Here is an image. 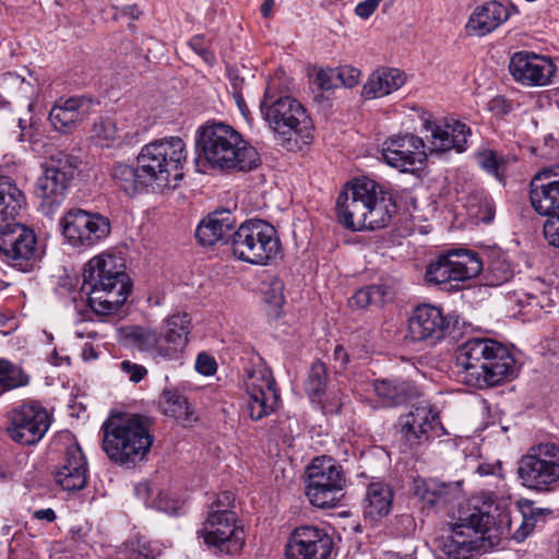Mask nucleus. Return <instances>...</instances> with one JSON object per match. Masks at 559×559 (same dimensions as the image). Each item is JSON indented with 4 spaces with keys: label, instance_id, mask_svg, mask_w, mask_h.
Instances as JSON below:
<instances>
[{
    "label": "nucleus",
    "instance_id": "49",
    "mask_svg": "<svg viewBox=\"0 0 559 559\" xmlns=\"http://www.w3.org/2000/svg\"><path fill=\"white\" fill-rule=\"evenodd\" d=\"M190 48L197 52L206 63L215 62V55L210 49L207 41L203 35H195L189 40Z\"/></svg>",
    "mask_w": 559,
    "mask_h": 559
},
{
    "label": "nucleus",
    "instance_id": "39",
    "mask_svg": "<svg viewBox=\"0 0 559 559\" xmlns=\"http://www.w3.org/2000/svg\"><path fill=\"white\" fill-rule=\"evenodd\" d=\"M143 175L141 167L134 168L122 163L115 165L111 170V178L115 183L130 197L143 189L151 188L150 181Z\"/></svg>",
    "mask_w": 559,
    "mask_h": 559
},
{
    "label": "nucleus",
    "instance_id": "26",
    "mask_svg": "<svg viewBox=\"0 0 559 559\" xmlns=\"http://www.w3.org/2000/svg\"><path fill=\"white\" fill-rule=\"evenodd\" d=\"M87 461L78 443H71L58 464L53 477L56 484L66 491L82 490L87 483Z\"/></svg>",
    "mask_w": 559,
    "mask_h": 559
},
{
    "label": "nucleus",
    "instance_id": "52",
    "mask_svg": "<svg viewBox=\"0 0 559 559\" xmlns=\"http://www.w3.org/2000/svg\"><path fill=\"white\" fill-rule=\"evenodd\" d=\"M544 236L549 245L559 248V215H551L546 219Z\"/></svg>",
    "mask_w": 559,
    "mask_h": 559
},
{
    "label": "nucleus",
    "instance_id": "20",
    "mask_svg": "<svg viewBox=\"0 0 559 559\" xmlns=\"http://www.w3.org/2000/svg\"><path fill=\"white\" fill-rule=\"evenodd\" d=\"M332 537L324 528L312 525L297 527L286 545L287 559H330Z\"/></svg>",
    "mask_w": 559,
    "mask_h": 559
},
{
    "label": "nucleus",
    "instance_id": "64",
    "mask_svg": "<svg viewBox=\"0 0 559 559\" xmlns=\"http://www.w3.org/2000/svg\"><path fill=\"white\" fill-rule=\"evenodd\" d=\"M273 4V0H265L264 3L261 5V13L264 17H267L270 15Z\"/></svg>",
    "mask_w": 559,
    "mask_h": 559
},
{
    "label": "nucleus",
    "instance_id": "37",
    "mask_svg": "<svg viewBox=\"0 0 559 559\" xmlns=\"http://www.w3.org/2000/svg\"><path fill=\"white\" fill-rule=\"evenodd\" d=\"M159 407L166 416L175 418L177 423L185 427L190 426L195 420L187 399L177 389H165L163 391Z\"/></svg>",
    "mask_w": 559,
    "mask_h": 559
},
{
    "label": "nucleus",
    "instance_id": "45",
    "mask_svg": "<svg viewBox=\"0 0 559 559\" xmlns=\"http://www.w3.org/2000/svg\"><path fill=\"white\" fill-rule=\"evenodd\" d=\"M477 163L488 174L503 181L509 159L495 151L486 150L477 154Z\"/></svg>",
    "mask_w": 559,
    "mask_h": 559
},
{
    "label": "nucleus",
    "instance_id": "60",
    "mask_svg": "<svg viewBox=\"0 0 559 559\" xmlns=\"http://www.w3.org/2000/svg\"><path fill=\"white\" fill-rule=\"evenodd\" d=\"M159 555L157 549L151 542L139 543L138 556L143 559H155Z\"/></svg>",
    "mask_w": 559,
    "mask_h": 559
},
{
    "label": "nucleus",
    "instance_id": "48",
    "mask_svg": "<svg viewBox=\"0 0 559 559\" xmlns=\"http://www.w3.org/2000/svg\"><path fill=\"white\" fill-rule=\"evenodd\" d=\"M316 84L322 91H331L338 87L337 68L320 69L314 79Z\"/></svg>",
    "mask_w": 559,
    "mask_h": 559
},
{
    "label": "nucleus",
    "instance_id": "53",
    "mask_svg": "<svg viewBox=\"0 0 559 559\" xmlns=\"http://www.w3.org/2000/svg\"><path fill=\"white\" fill-rule=\"evenodd\" d=\"M120 367L128 374L129 380L134 383H139L147 374V369L144 366L130 360L121 361Z\"/></svg>",
    "mask_w": 559,
    "mask_h": 559
},
{
    "label": "nucleus",
    "instance_id": "27",
    "mask_svg": "<svg viewBox=\"0 0 559 559\" xmlns=\"http://www.w3.org/2000/svg\"><path fill=\"white\" fill-rule=\"evenodd\" d=\"M190 331L191 319L186 312H176L165 319L164 332L160 335L165 347H159L158 350L165 361L181 359Z\"/></svg>",
    "mask_w": 559,
    "mask_h": 559
},
{
    "label": "nucleus",
    "instance_id": "41",
    "mask_svg": "<svg viewBox=\"0 0 559 559\" xmlns=\"http://www.w3.org/2000/svg\"><path fill=\"white\" fill-rule=\"evenodd\" d=\"M31 377L12 361L0 358V392H9L29 384Z\"/></svg>",
    "mask_w": 559,
    "mask_h": 559
},
{
    "label": "nucleus",
    "instance_id": "2",
    "mask_svg": "<svg viewBox=\"0 0 559 559\" xmlns=\"http://www.w3.org/2000/svg\"><path fill=\"white\" fill-rule=\"evenodd\" d=\"M121 258L102 252L88 260L83 269L82 292L90 308L98 316L115 313L128 299L131 282Z\"/></svg>",
    "mask_w": 559,
    "mask_h": 559
},
{
    "label": "nucleus",
    "instance_id": "19",
    "mask_svg": "<svg viewBox=\"0 0 559 559\" xmlns=\"http://www.w3.org/2000/svg\"><path fill=\"white\" fill-rule=\"evenodd\" d=\"M402 439L409 448L445 435L439 413L429 403H419L399 418Z\"/></svg>",
    "mask_w": 559,
    "mask_h": 559
},
{
    "label": "nucleus",
    "instance_id": "33",
    "mask_svg": "<svg viewBox=\"0 0 559 559\" xmlns=\"http://www.w3.org/2000/svg\"><path fill=\"white\" fill-rule=\"evenodd\" d=\"M395 212V204L391 195L379 183L372 191L371 202L366 211L364 229H380L389 225L392 214Z\"/></svg>",
    "mask_w": 559,
    "mask_h": 559
},
{
    "label": "nucleus",
    "instance_id": "38",
    "mask_svg": "<svg viewBox=\"0 0 559 559\" xmlns=\"http://www.w3.org/2000/svg\"><path fill=\"white\" fill-rule=\"evenodd\" d=\"M25 203L24 193L16 183L0 176V223L14 218Z\"/></svg>",
    "mask_w": 559,
    "mask_h": 559
},
{
    "label": "nucleus",
    "instance_id": "5",
    "mask_svg": "<svg viewBox=\"0 0 559 559\" xmlns=\"http://www.w3.org/2000/svg\"><path fill=\"white\" fill-rule=\"evenodd\" d=\"M281 83L274 76L266 84L260 110L270 130L283 141L293 136L308 143L312 138L313 122L307 109L296 98L280 95Z\"/></svg>",
    "mask_w": 559,
    "mask_h": 559
},
{
    "label": "nucleus",
    "instance_id": "25",
    "mask_svg": "<svg viewBox=\"0 0 559 559\" xmlns=\"http://www.w3.org/2000/svg\"><path fill=\"white\" fill-rule=\"evenodd\" d=\"M449 321L438 307L430 305L418 306L408 320V336L414 342H430L435 344L444 337Z\"/></svg>",
    "mask_w": 559,
    "mask_h": 559
},
{
    "label": "nucleus",
    "instance_id": "9",
    "mask_svg": "<svg viewBox=\"0 0 559 559\" xmlns=\"http://www.w3.org/2000/svg\"><path fill=\"white\" fill-rule=\"evenodd\" d=\"M306 496L309 502L319 509H332L338 506L346 486L341 465L331 456L314 457L307 468Z\"/></svg>",
    "mask_w": 559,
    "mask_h": 559
},
{
    "label": "nucleus",
    "instance_id": "30",
    "mask_svg": "<svg viewBox=\"0 0 559 559\" xmlns=\"http://www.w3.org/2000/svg\"><path fill=\"white\" fill-rule=\"evenodd\" d=\"M510 16L509 8L498 1L477 5L471 14L465 29L472 36H486L502 25Z\"/></svg>",
    "mask_w": 559,
    "mask_h": 559
},
{
    "label": "nucleus",
    "instance_id": "35",
    "mask_svg": "<svg viewBox=\"0 0 559 559\" xmlns=\"http://www.w3.org/2000/svg\"><path fill=\"white\" fill-rule=\"evenodd\" d=\"M515 511V518H510L511 512L508 510H504L502 513H499L498 516L500 518V524L506 522L510 530H512L513 524L516 525L513 533L514 538L521 542L525 539L535 527L539 512L535 511V509L533 508V502L530 500L519 502Z\"/></svg>",
    "mask_w": 559,
    "mask_h": 559
},
{
    "label": "nucleus",
    "instance_id": "57",
    "mask_svg": "<svg viewBox=\"0 0 559 559\" xmlns=\"http://www.w3.org/2000/svg\"><path fill=\"white\" fill-rule=\"evenodd\" d=\"M487 107L497 117H503L512 110L511 103L503 96H495L488 102Z\"/></svg>",
    "mask_w": 559,
    "mask_h": 559
},
{
    "label": "nucleus",
    "instance_id": "4",
    "mask_svg": "<svg viewBox=\"0 0 559 559\" xmlns=\"http://www.w3.org/2000/svg\"><path fill=\"white\" fill-rule=\"evenodd\" d=\"M492 504L483 507L467 503L457 510L454 522L449 523L447 534L438 538V548L444 559H472L485 546V534L495 524Z\"/></svg>",
    "mask_w": 559,
    "mask_h": 559
},
{
    "label": "nucleus",
    "instance_id": "3",
    "mask_svg": "<svg viewBox=\"0 0 559 559\" xmlns=\"http://www.w3.org/2000/svg\"><path fill=\"white\" fill-rule=\"evenodd\" d=\"M197 147L213 168L249 171L258 167V151L229 124L212 122L198 130Z\"/></svg>",
    "mask_w": 559,
    "mask_h": 559
},
{
    "label": "nucleus",
    "instance_id": "28",
    "mask_svg": "<svg viewBox=\"0 0 559 559\" xmlns=\"http://www.w3.org/2000/svg\"><path fill=\"white\" fill-rule=\"evenodd\" d=\"M530 199L533 209L543 216H551L559 210V174L545 169L531 181Z\"/></svg>",
    "mask_w": 559,
    "mask_h": 559
},
{
    "label": "nucleus",
    "instance_id": "43",
    "mask_svg": "<svg viewBox=\"0 0 559 559\" xmlns=\"http://www.w3.org/2000/svg\"><path fill=\"white\" fill-rule=\"evenodd\" d=\"M388 295V287L381 284L369 285L358 289L349 299L352 308L364 309L369 305H381Z\"/></svg>",
    "mask_w": 559,
    "mask_h": 559
},
{
    "label": "nucleus",
    "instance_id": "29",
    "mask_svg": "<svg viewBox=\"0 0 559 559\" xmlns=\"http://www.w3.org/2000/svg\"><path fill=\"white\" fill-rule=\"evenodd\" d=\"M236 218L229 210L214 211L197 228L201 243L212 246L217 242L230 243L236 233Z\"/></svg>",
    "mask_w": 559,
    "mask_h": 559
},
{
    "label": "nucleus",
    "instance_id": "54",
    "mask_svg": "<svg viewBox=\"0 0 559 559\" xmlns=\"http://www.w3.org/2000/svg\"><path fill=\"white\" fill-rule=\"evenodd\" d=\"M216 368L217 364L212 356L205 353H201L198 355L195 360V369L199 373L203 376H212L215 373Z\"/></svg>",
    "mask_w": 559,
    "mask_h": 559
},
{
    "label": "nucleus",
    "instance_id": "21",
    "mask_svg": "<svg viewBox=\"0 0 559 559\" xmlns=\"http://www.w3.org/2000/svg\"><path fill=\"white\" fill-rule=\"evenodd\" d=\"M509 71L512 78L524 86H546L551 83L556 66L549 57L518 51L510 59Z\"/></svg>",
    "mask_w": 559,
    "mask_h": 559
},
{
    "label": "nucleus",
    "instance_id": "16",
    "mask_svg": "<svg viewBox=\"0 0 559 559\" xmlns=\"http://www.w3.org/2000/svg\"><path fill=\"white\" fill-rule=\"evenodd\" d=\"M199 537L227 555L238 554L245 544V531L237 524L236 513L227 509L210 511Z\"/></svg>",
    "mask_w": 559,
    "mask_h": 559
},
{
    "label": "nucleus",
    "instance_id": "17",
    "mask_svg": "<svg viewBox=\"0 0 559 559\" xmlns=\"http://www.w3.org/2000/svg\"><path fill=\"white\" fill-rule=\"evenodd\" d=\"M51 417L38 402L25 403L10 413L7 432L16 443L33 445L47 433Z\"/></svg>",
    "mask_w": 559,
    "mask_h": 559
},
{
    "label": "nucleus",
    "instance_id": "34",
    "mask_svg": "<svg viewBox=\"0 0 559 559\" xmlns=\"http://www.w3.org/2000/svg\"><path fill=\"white\" fill-rule=\"evenodd\" d=\"M412 491L424 507L433 508L443 506L451 500L453 487L432 478H417L413 483Z\"/></svg>",
    "mask_w": 559,
    "mask_h": 559
},
{
    "label": "nucleus",
    "instance_id": "10",
    "mask_svg": "<svg viewBox=\"0 0 559 559\" xmlns=\"http://www.w3.org/2000/svg\"><path fill=\"white\" fill-rule=\"evenodd\" d=\"M522 484L539 492H547L559 487V444L539 443L531 448L518 467Z\"/></svg>",
    "mask_w": 559,
    "mask_h": 559
},
{
    "label": "nucleus",
    "instance_id": "24",
    "mask_svg": "<svg viewBox=\"0 0 559 559\" xmlns=\"http://www.w3.org/2000/svg\"><path fill=\"white\" fill-rule=\"evenodd\" d=\"M421 120L423 129L430 133V135H426L430 153H443L452 148L457 152L464 151L467 136L471 134V130L465 123L452 121L438 124L430 120V116L426 112L423 114Z\"/></svg>",
    "mask_w": 559,
    "mask_h": 559
},
{
    "label": "nucleus",
    "instance_id": "50",
    "mask_svg": "<svg viewBox=\"0 0 559 559\" xmlns=\"http://www.w3.org/2000/svg\"><path fill=\"white\" fill-rule=\"evenodd\" d=\"M338 87L352 88L359 82L360 71L356 68L344 66L337 68Z\"/></svg>",
    "mask_w": 559,
    "mask_h": 559
},
{
    "label": "nucleus",
    "instance_id": "36",
    "mask_svg": "<svg viewBox=\"0 0 559 559\" xmlns=\"http://www.w3.org/2000/svg\"><path fill=\"white\" fill-rule=\"evenodd\" d=\"M393 492L383 483H371L367 488L364 502V515L371 520L386 516L392 508Z\"/></svg>",
    "mask_w": 559,
    "mask_h": 559
},
{
    "label": "nucleus",
    "instance_id": "63",
    "mask_svg": "<svg viewBox=\"0 0 559 559\" xmlns=\"http://www.w3.org/2000/svg\"><path fill=\"white\" fill-rule=\"evenodd\" d=\"M34 518H36L37 520H45L47 522H52L56 520V513L50 508L40 509V510H36L34 512Z\"/></svg>",
    "mask_w": 559,
    "mask_h": 559
},
{
    "label": "nucleus",
    "instance_id": "56",
    "mask_svg": "<svg viewBox=\"0 0 559 559\" xmlns=\"http://www.w3.org/2000/svg\"><path fill=\"white\" fill-rule=\"evenodd\" d=\"M148 508H153L165 513H171L176 510L175 501L163 490L160 496L157 493L153 496L152 501L148 502Z\"/></svg>",
    "mask_w": 559,
    "mask_h": 559
},
{
    "label": "nucleus",
    "instance_id": "32",
    "mask_svg": "<svg viewBox=\"0 0 559 559\" xmlns=\"http://www.w3.org/2000/svg\"><path fill=\"white\" fill-rule=\"evenodd\" d=\"M372 386L383 407L397 406L419 395L418 388L412 381L403 379L376 380Z\"/></svg>",
    "mask_w": 559,
    "mask_h": 559
},
{
    "label": "nucleus",
    "instance_id": "12",
    "mask_svg": "<svg viewBox=\"0 0 559 559\" xmlns=\"http://www.w3.org/2000/svg\"><path fill=\"white\" fill-rule=\"evenodd\" d=\"M61 233L73 248L88 249L110 234V222L99 213L71 209L59 222Z\"/></svg>",
    "mask_w": 559,
    "mask_h": 559
},
{
    "label": "nucleus",
    "instance_id": "23",
    "mask_svg": "<svg viewBox=\"0 0 559 559\" xmlns=\"http://www.w3.org/2000/svg\"><path fill=\"white\" fill-rule=\"evenodd\" d=\"M99 100L91 95L60 98L50 109L49 121L55 130L69 132L96 110Z\"/></svg>",
    "mask_w": 559,
    "mask_h": 559
},
{
    "label": "nucleus",
    "instance_id": "14",
    "mask_svg": "<svg viewBox=\"0 0 559 559\" xmlns=\"http://www.w3.org/2000/svg\"><path fill=\"white\" fill-rule=\"evenodd\" d=\"M483 270V262L477 253L457 249L440 254L428 264L425 278L430 284L464 282L477 276Z\"/></svg>",
    "mask_w": 559,
    "mask_h": 559
},
{
    "label": "nucleus",
    "instance_id": "22",
    "mask_svg": "<svg viewBox=\"0 0 559 559\" xmlns=\"http://www.w3.org/2000/svg\"><path fill=\"white\" fill-rule=\"evenodd\" d=\"M382 156L388 165L403 173L418 169L427 158L424 140L414 134L395 135L386 140Z\"/></svg>",
    "mask_w": 559,
    "mask_h": 559
},
{
    "label": "nucleus",
    "instance_id": "46",
    "mask_svg": "<svg viewBox=\"0 0 559 559\" xmlns=\"http://www.w3.org/2000/svg\"><path fill=\"white\" fill-rule=\"evenodd\" d=\"M116 122L121 144H132L138 141L142 127L134 117V112L120 115L116 118Z\"/></svg>",
    "mask_w": 559,
    "mask_h": 559
},
{
    "label": "nucleus",
    "instance_id": "1",
    "mask_svg": "<svg viewBox=\"0 0 559 559\" xmlns=\"http://www.w3.org/2000/svg\"><path fill=\"white\" fill-rule=\"evenodd\" d=\"M461 380L476 389L492 388L515 376V359L491 337H469L455 350Z\"/></svg>",
    "mask_w": 559,
    "mask_h": 559
},
{
    "label": "nucleus",
    "instance_id": "58",
    "mask_svg": "<svg viewBox=\"0 0 559 559\" xmlns=\"http://www.w3.org/2000/svg\"><path fill=\"white\" fill-rule=\"evenodd\" d=\"M380 1L381 0H365L359 2L355 8L356 15L364 20L369 19L379 7Z\"/></svg>",
    "mask_w": 559,
    "mask_h": 559
},
{
    "label": "nucleus",
    "instance_id": "7",
    "mask_svg": "<svg viewBox=\"0 0 559 559\" xmlns=\"http://www.w3.org/2000/svg\"><path fill=\"white\" fill-rule=\"evenodd\" d=\"M186 162V143L179 136L154 140L145 144L136 157V163L153 190H162L169 187L171 180L182 179Z\"/></svg>",
    "mask_w": 559,
    "mask_h": 559
},
{
    "label": "nucleus",
    "instance_id": "55",
    "mask_svg": "<svg viewBox=\"0 0 559 559\" xmlns=\"http://www.w3.org/2000/svg\"><path fill=\"white\" fill-rule=\"evenodd\" d=\"M5 85L9 88L16 87L23 96H28L33 92L32 84L26 82L24 78L16 73H8L5 78Z\"/></svg>",
    "mask_w": 559,
    "mask_h": 559
},
{
    "label": "nucleus",
    "instance_id": "31",
    "mask_svg": "<svg viewBox=\"0 0 559 559\" xmlns=\"http://www.w3.org/2000/svg\"><path fill=\"white\" fill-rule=\"evenodd\" d=\"M405 81V74L401 70L382 67L368 76L361 95L366 99L381 98L401 88Z\"/></svg>",
    "mask_w": 559,
    "mask_h": 559
},
{
    "label": "nucleus",
    "instance_id": "15",
    "mask_svg": "<svg viewBox=\"0 0 559 559\" xmlns=\"http://www.w3.org/2000/svg\"><path fill=\"white\" fill-rule=\"evenodd\" d=\"M243 384L248 395L246 411L252 420H260L275 411L280 394L272 371L264 364L248 369Z\"/></svg>",
    "mask_w": 559,
    "mask_h": 559
},
{
    "label": "nucleus",
    "instance_id": "6",
    "mask_svg": "<svg viewBox=\"0 0 559 559\" xmlns=\"http://www.w3.org/2000/svg\"><path fill=\"white\" fill-rule=\"evenodd\" d=\"M103 449L111 461L135 464L145 459L154 438L151 421L141 415L114 417L103 424Z\"/></svg>",
    "mask_w": 559,
    "mask_h": 559
},
{
    "label": "nucleus",
    "instance_id": "8",
    "mask_svg": "<svg viewBox=\"0 0 559 559\" xmlns=\"http://www.w3.org/2000/svg\"><path fill=\"white\" fill-rule=\"evenodd\" d=\"M231 250L241 261L266 265L278 255L281 241L273 225L262 219H248L234 234Z\"/></svg>",
    "mask_w": 559,
    "mask_h": 559
},
{
    "label": "nucleus",
    "instance_id": "42",
    "mask_svg": "<svg viewBox=\"0 0 559 559\" xmlns=\"http://www.w3.org/2000/svg\"><path fill=\"white\" fill-rule=\"evenodd\" d=\"M92 136L96 143L105 147L121 146L116 119L98 118L92 127Z\"/></svg>",
    "mask_w": 559,
    "mask_h": 559
},
{
    "label": "nucleus",
    "instance_id": "11",
    "mask_svg": "<svg viewBox=\"0 0 559 559\" xmlns=\"http://www.w3.org/2000/svg\"><path fill=\"white\" fill-rule=\"evenodd\" d=\"M0 258L19 271H33L43 258L34 230L14 221L0 223Z\"/></svg>",
    "mask_w": 559,
    "mask_h": 559
},
{
    "label": "nucleus",
    "instance_id": "40",
    "mask_svg": "<svg viewBox=\"0 0 559 559\" xmlns=\"http://www.w3.org/2000/svg\"><path fill=\"white\" fill-rule=\"evenodd\" d=\"M127 338L132 346L147 353L155 361H165L159 355V347H165L160 342L162 336L155 330L135 326L127 333Z\"/></svg>",
    "mask_w": 559,
    "mask_h": 559
},
{
    "label": "nucleus",
    "instance_id": "61",
    "mask_svg": "<svg viewBox=\"0 0 559 559\" xmlns=\"http://www.w3.org/2000/svg\"><path fill=\"white\" fill-rule=\"evenodd\" d=\"M333 359L338 364L340 368H344L348 360V354L342 345H336L333 350Z\"/></svg>",
    "mask_w": 559,
    "mask_h": 559
},
{
    "label": "nucleus",
    "instance_id": "51",
    "mask_svg": "<svg viewBox=\"0 0 559 559\" xmlns=\"http://www.w3.org/2000/svg\"><path fill=\"white\" fill-rule=\"evenodd\" d=\"M135 496L142 500L146 507H148V502L152 501V498L155 493L158 496L162 495V489L157 484L153 481H142L135 485L134 487Z\"/></svg>",
    "mask_w": 559,
    "mask_h": 559
},
{
    "label": "nucleus",
    "instance_id": "18",
    "mask_svg": "<svg viewBox=\"0 0 559 559\" xmlns=\"http://www.w3.org/2000/svg\"><path fill=\"white\" fill-rule=\"evenodd\" d=\"M373 189L376 181L366 177L345 186L336 202L337 221L342 226L353 231L364 229Z\"/></svg>",
    "mask_w": 559,
    "mask_h": 559
},
{
    "label": "nucleus",
    "instance_id": "62",
    "mask_svg": "<svg viewBox=\"0 0 559 559\" xmlns=\"http://www.w3.org/2000/svg\"><path fill=\"white\" fill-rule=\"evenodd\" d=\"M542 299H545L544 295L534 296V295H526L525 304L524 301L520 300V304L522 307H531V308H543Z\"/></svg>",
    "mask_w": 559,
    "mask_h": 559
},
{
    "label": "nucleus",
    "instance_id": "44",
    "mask_svg": "<svg viewBox=\"0 0 559 559\" xmlns=\"http://www.w3.org/2000/svg\"><path fill=\"white\" fill-rule=\"evenodd\" d=\"M328 383V368L320 361L311 364L305 383L306 391L311 399H321Z\"/></svg>",
    "mask_w": 559,
    "mask_h": 559
},
{
    "label": "nucleus",
    "instance_id": "47",
    "mask_svg": "<svg viewBox=\"0 0 559 559\" xmlns=\"http://www.w3.org/2000/svg\"><path fill=\"white\" fill-rule=\"evenodd\" d=\"M264 299L274 307H282L285 304L284 283L278 277H272L264 289Z\"/></svg>",
    "mask_w": 559,
    "mask_h": 559
},
{
    "label": "nucleus",
    "instance_id": "13",
    "mask_svg": "<svg viewBox=\"0 0 559 559\" xmlns=\"http://www.w3.org/2000/svg\"><path fill=\"white\" fill-rule=\"evenodd\" d=\"M75 163L74 157L66 155L45 165L35 186V194L41 199L40 206L45 214H52L64 200L69 182L74 176Z\"/></svg>",
    "mask_w": 559,
    "mask_h": 559
},
{
    "label": "nucleus",
    "instance_id": "59",
    "mask_svg": "<svg viewBox=\"0 0 559 559\" xmlns=\"http://www.w3.org/2000/svg\"><path fill=\"white\" fill-rule=\"evenodd\" d=\"M235 501V496L230 491H223L217 496V499L215 502L211 506V511L214 510H230L233 507V503Z\"/></svg>",
    "mask_w": 559,
    "mask_h": 559
}]
</instances>
